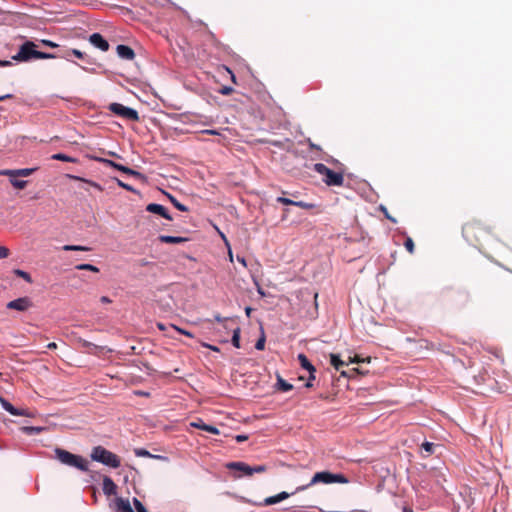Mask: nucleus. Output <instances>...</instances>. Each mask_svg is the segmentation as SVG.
I'll list each match as a JSON object with an SVG mask.
<instances>
[{
    "label": "nucleus",
    "mask_w": 512,
    "mask_h": 512,
    "mask_svg": "<svg viewBox=\"0 0 512 512\" xmlns=\"http://www.w3.org/2000/svg\"><path fill=\"white\" fill-rule=\"evenodd\" d=\"M434 448H435V445L431 442H424L422 444V449L427 453V454H432L434 452Z\"/></svg>",
    "instance_id": "36"
},
{
    "label": "nucleus",
    "mask_w": 512,
    "mask_h": 512,
    "mask_svg": "<svg viewBox=\"0 0 512 512\" xmlns=\"http://www.w3.org/2000/svg\"><path fill=\"white\" fill-rule=\"evenodd\" d=\"M265 347V335L262 331L261 337L256 341L255 348L257 350H263Z\"/></svg>",
    "instance_id": "37"
},
{
    "label": "nucleus",
    "mask_w": 512,
    "mask_h": 512,
    "mask_svg": "<svg viewBox=\"0 0 512 512\" xmlns=\"http://www.w3.org/2000/svg\"><path fill=\"white\" fill-rule=\"evenodd\" d=\"M310 147L314 148V149H318V150L320 149V147L318 145H315L313 143L310 144Z\"/></svg>",
    "instance_id": "62"
},
{
    "label": "nucleus",
    "mask_w": 512,
    "mask_h": 512,
    "mask_svg": "<svg viewBox=\"0 0 512 512\" xmlns=\"http://www.w3.org/2000/svg\"><path fill=\"white\" fill-rule=\"evenodd\" d=\"M91 459L111 468H118L121 464L119 457L102 446L92 449Z\"/></svg>",
    "instance_id": "3"
},
{
    "label": "nucleus",
    "mask_w": 512,
    "mask_h": 512,
    "mask_svg": "<svg viewBox=\"0 0 512 512\" xmlns=\"http://www.w3.org/2000/svg\"><path fill=\"white\" fill-rule=\"evenodd\" d=\"M298 360H299L301 367L309 372L310 380H314L316 369L312 365V363L309 361V359L304 354H299Z\"/></svg>",
    "instance_id": "13"
},
{
    "label": "nucleus",
    "mask_w": 512,
    "mask_h": 512,
    "mask_svg": "<svg viewBox=\"0 0 512 512\" xmlns=\"http://www.w3.org/2000/svg\"><path fill=\"white\" fill-rule=\"evenodd\" d=\"M275 387L283 392H288L293 389V385L285 381L280 375H277Z\"/></svg>",
    "instance_id": "21"
},
{
    "label": "nucleus",
    "mask_w": 512,
    "mask_h": 512,
    "mask_svg": "<svg viewBox=\"0 0 512 512\" xmlns=\"http://www.w3.org/2000/svg\"><path fill=\"white\" fill-rule=\"evenodd\" d=\"M52 159L64 161V162H71V163L75 162L74 158H72L66 154H62V153H57V154L52 155Z\"/></svg>",
    "instance_id": "29"
},
{
    "label": "nucleus",
    "mask_w": 512,
    "mask_h": 512,
    "mask_svg": "<svg viewBox=\"0 0 512 512\" xmlns=\"http://www.w3.org/2000/svg\"><path fill=\"white\" fill-rule=\"evenodd\" d=\"M116 51L118 56L125 60H132L135 57L133 49L123 44L118 45Z\"/></svg>",
    "instance_id": "16"
},
{
    "label": "nucleus",
    "mask_w": 512,
    "mask_h": 512,
    "mask_svg": "<svg viewBox=\"0 0 512 512\" xmlns=\"http://www.w3.org/2000/svg\"><path fill=\"white\" fill-rule=\"evenodd\" d=\"M102 489L105 495L111 496L117 493V486L109 477L103 479Z\"/></svg>",
    "instance_id": "17"
},
{
    "label": "nucleus",
    "mask_w": 512,
    "mask_h": 512,
    "mask_svg": "<svg viewBox=\"0 0 512 512\" xmlns=\"http://www.w3.org/2000/svg\"><path fill=\"white\" fill-rule=\"evenodd\" d=\"M237 261L240 262L243 266H246V260L242 256H237Z\"/></svg>",
    "instance_id": "53"
},
{
    "label": "nucleus",
    "mask_w": 512,
    "mask_h": 512,
    "mask_svg": "<svg viewBox=\"0 0 512 512\" xmlns=\"http://www.w3.org/2000/svg\"><path fill=\"white\" fill-rule=\"evenodd\" d=\"M459 497L463 499L465 507L469 509L473 502L470 496V492L467 489H464V491L459 493Z\"/></svg>",
    "instance_id": "23"
},
{
    "label": "nucleus",
    "mask_w": 512,
    "mask_h": 512,
    "mask_svg": "<svg viewBox=\"0 0 512 512\" xmlns=\"http://www.w3.org/2000/svg\"><path fill=\"white\" fill-rule=\"evenodd\" d=\"M191 426L195 427V428H198V429H201V430H204V431H207V432L212 433V434H219V429L217 427L212 426V425H208V424L204 423L202 420H198L196 422H192Z\"/></svg>",
    "instance_id": "18"
},
{
    "label": "nucleus",
    "mask_w": 512,
    "mask_h": 512,
    "mask_svg": "<svg viewBox=\"0 0 512 512\" xmlns=\"http://www.w3.org/2000/svg\"><path fill=\"white\" fill-rule=\"evenodd\" d=\"M173 328L175 330H177L179 333L183 334V335H186L188 337H193V334L191 332L187 331V330L181 329V328H179V327H177L175 325H173Z\"/></svg>",
    "instance_id": "47"
},
{
    "label": "nucleus",
    "mask_w": 512,
    "mask_h": 512,
    "mask_svg": "<svg viewBox=\"0 0 512 512\" xmlns=\"http://www.w3.org/2000/svg\"><path fill=\"white\" fill-rule=\"evenodd\" d=\"M256 285H257V292L262 296L264 297L265 296V292L263 291V289L258 285L257 282H255Z\"/></svg>",
    "instance_id": "54"
},
{
    "label": "nucleus",
    "mask_w": 512,
    "mask_h": 512,
    "mask_svg": "<svg viewBox=\"0 0 512 512\" xmlns=\"http://www.w3.org/2000/svg\"><path fill=\"white\" fill-rule=\"evenodd\" d=\"M110 111L113 113L126 118L128 120L137 121L139 119L138 112L130 107L124 106L120 103H112L109 106Z\"/></svg>",
    "instance_id": "7"
},
{
    "label": "nucleus",
    "mask_w": 512,
    "mask_h": 512,
    "mask_svg": "<svg viewBox=\"0 0 512 512\" xmlns=\"http://www.w3.org/2000/svg\"><path fill=\"white\" fill-rule=\"evenodd\" d=\"M404 246L408 250L409 253L412 254L414 252V242H413L412 238L407 237L405 240Z\"/></svg>",
    "instance_id": "39"
},
{
    "label": "nucleus",
    "mask_w": 512,
    "mask_h": 512,
    "mask_svg": "<svg viewBox=\"0 0 512 512\" xmlns=\"http://www.w3.org/2000/svg\"><path fill=\"white\" fill-rule=\"evenodd\" d=\"M12 59L11 60H0V67H7L12 65Z\"/></svg>",
    "instance_id": "49"
},
{
    "label": "nucleus",
    "mask_w": 512,
    "mask_h": 512,
    "mask_svg": "<svg viewBox=\"0 0 512 512\" xmlns=\"http://www.w3.org/2000/svg\"><path fill=\"white\" fill-rule=\"evenodd\" d=\"M354 362H358V359L349 357L348 361H345V360H342L339 357V355H337V354L330 355V363L338 371H340L341 367L348 365V363H354Z\"/></svg>",
    "instance_id": "12"
},
{
    "label": "nucleus",
    "mask_w": 512,
    "mask_h": 512,
    "mask_svg": "<svg viewBox=\"0 0 512 512\" xmlns=\"http://www.w3.org/2000/svg\"><path fill=\"white\" fill-rule=\"evenodd\" d=\"M135 455L138 457H149V458H155V459H163L164 457L161 455H153L148 450L139 448L135 450Z\"/></svg>",
    "instance_id": "22"
},
{
    "label": "nucleus",
    "mask_w": 512,
    "mask_h": 512,
    "mask_svg": "<svg viewBox=\"0 0 512 512\" xmlns=\"http://www.w3.org/2000/svg\"><path fill=\"white\" fill-rule=\"evenodd\" d=\"M56 459L63 465L74 467L80 471L87 472L89 470L88 461L79 455H75L61 448L54 450Z\"/></svg>",
    "instance_id": "2"
},
{
    "label": "nucleus",
    "mask_w": 512,
    "mask_h": 512,
    "mask_svg": "<svg viewBox=\"0 0 512 512\" xmlns=\"http://www.w3.org/2000/svg\"><path fill=\"white\" fill-rule=\"evenodd\" d=\"M348 479L341 473H332L330 471H321L314 474L310 482L306 485L299 486L296 488L295 492H300L308 487L315 485V484H333V483H340V484H346L348 483Z\"/></svg>",
    "instance_id": "1"
},
{
    "label": "nucleus",
    "mask_w": 512,
    "mask_h": 512,
    "mask_svg": "<svg viewBox=\"0 0 512 512\" xmlns=\"http://www.w3.org/2000/svg\"><path fill=\"white\" fill-rule=\"evenodd\" d=\"M100 301H101L102 303H110V302H111V300H110L107 296H102V297L100 298Z\"/></svg>",
    "instance_id": "55"
},
{
    "label": "nucleus",
    "mask_w": 512,
    "mask_h": 512,
    "mask_svg": "<svg viewBox=\"0 0 512 512\" xmlns=\"http://www.w3.org/2000/svg\"><path fill=\"white\" fill-rule=\"evenodd\" d=\"M63 250H65V251H88L90 249L86 246H81V245H64Z\"/></svg>",
    "instance_id": "30"
},
{
    "label": "nucleus",
    "mask_w": 512,
    "mask_h": 512,
    "mask_svg": "<svg viewBox=\"0 0 512 512\" xmlns=\"http://www.w3.org/2000/svg\"><path fill=\"white\" fill-rule=\"evenodd\" d=\"M30 306L31 301L27 297H21L7 303L8 309H13L17 311H26Z\"/></svg>",
    "instance_id": "9"
},
{
    "label": "nucleus",
    "mask_w": 512,
    "mask_h": 512,
    "mask_svg": "<svg viewBox=\"0 0 512 512\" xmlns=\"http://www.w3.org/2000/svg\"><path fill=\"white\" fill-rule=\"evenodd\" d=\"M43 427H37V426H24L21 428V431L28 435H35L39 434L43 431Z\"/></svg>",
    "instance_id": "24"
},
{
    "label": "nucleus",
    "mask_w": 512,
    "mask_h": 512,
    "mask_svg": "<svg viewBox=\"0 0 512 512\" xmlns=\"http://www.w3.org/2000/svg\"><path fill=\"white\" fill-rule=\"evenodd\" d=\"M214 318H215V320L217 322H221L222 321V317L220 315H215Z\"/></svg>",
    "instance_id": "61"
},
{
    "label": "nucleus",
    "mask_w": 512,
    "mask_h": 512,
    "mask_svg": "<svg viewBox=\"0 0 512 512\" xmlns=\"http://www.w3.org/2000/svg\"><path fill=\"white\" fill-rule=\"evenodd\" d=\"M99 161H100V162H102V163H104L105 165L110 166V167H113V168H115V169H117V168H118V165H119L118 163H116V162H114V161H112V160H109V159H103V158H101V159H99Z\"/></svg>",
    "instance_id": "41"
},
{
    "label": "nucleus",
    "mask_w": 512,
    "mask_h": 512,
    "mask_svg": "<svg viewBox=\"0 0 512 512\" xmlns=\"http://www.w3.org/2000/svg\"><path fill=\"white\" fill-rule=\"evenodd\" d=\"M167 196L175 208H177L178 210L183 211V212L188 210L187 206L180 203L174 196H172L171 194H167Z\"/></svg>",
    "instance_id": "25"
},
{
    "label": "nucleus",
    "mask_w": 512,
    "mask_h": 512,
    "mask_svg": "<svg viewBox=\"0 0 512 512\" xmlns=\"http://www.w3.org/2000/svg\"><path fill=\"white\" fill-rule=\"evenodd\" d=\"M159 240L163 243L181 244V243L186 242L187 238L178 237V236L161 235V236H159Z\"/></svg>",
    "instance_id": "19"
},
{
    "label": "nucleus",
    "mask_w": 512,
    "mask_h": 512,
    "mask_svg": "<svg viewBox=\"0 0 512 512\" xmlns=\"http://www.w3.org/2000/svg\"><path fill=\"white\" fill-rule=\"evenodd\" d=\"M14 273H15L17 276H19V277L23 278L26 282H28V283H31V282H32V278H31V276H30L27 272H25V271H23V270H20V269H16V270L14 271Z\"/></svg>",
    "instance_id": "34"
},
{
    "label": "nucleus",
    "mask_w": 512,
    "mask_h": 512,
    "mask_svg": "<svg viewBox=\"0 0 512 512\" xmlns=\"http://www.w3.org/2000/svg\"><path fill=\"white\" fill-rule=\"evenodd\" d=\"M379 209H380V211H382V212H383L384 216H385L388 220H390V221H391V222H393V223H396V222H397V220H396L393 216H391V215L389 214V212H388L387 208H386L384 205H380Z\"/></svg>",
    "instance_id": "40"
},
{
    "label": "nucleus",
    "mask_w": 512,
    "mask_h": 512,
    "mask_svg": "<svg viewBox=\"0 0 512 512\" xmlns=\"http://www.w3.org/2000/svg\"><path fill=\"white\" fill-rule=\"evenodd\" d=\"M232 91H233V88H232V87H230V86H224V87H222V88H221L220 93H221L222 95H229V94H231V93H232Z\"/></svg>",
    "instance_id": "46"
},
{
    "label": "nucleus",
    "mask_w": 512,
    "mask_h": 512,
    "mask_svg": "<svg viewBox=\"0 0 512 512\" xmlns=\"http://www.w3.org/2000/svg\"><path fill=\"white\" fill-rule=\"evenodd\" d=\"M9 255V250L5 246L0 245V259L7 258Z\"/></svg>",
    "instance_id": "44"
},
{
    "label": "nucleus",
    "mask_w": 512,
    "mask_h": 512,
    "mask_svg": "<svg viewBox=\"0 0 512 512\" xmlns=\"http://www.w3.org/2000/svg\"><path fill=\"white\" fill-rule=\"evenodd\" d=\"M57 56L58 58L65 59L66 61L75 63L71 58L72 53H70V49L57 52Z\"/></svg>",
    "instance_id": "31"
},
{
    "label": "nucleus",
    "mask_w": 512,
    "mask_h": 512,
    "mask_svg": "<svg viewBox=\"0 0 512 512\" xmlns=\"http://www.w3.org/2000/svg\"><path fill=\"white\" fill-rule=\"evenodd\" d=\"M42 43L47 45V46H50V47H57L58 45L52 41H49V40H42Z\"/></svg>",
    "instance_id": "51"
},
{
    "label": "nucleus",
    "mask_w": 512,
    "mask_h": 512,
    "mask_svg": "<svg viewBox=\"0 0 512 512\" xmlns=\"http://www.w3.org/2000/svg\"><path fill=\"white\" fill-rule=\"evenodd\" d=\"M251 311H252L251 307H246L245 308V313H246L247 316H250Z\"/></svg>",
    "instance_id": "60"
},
{
    "label": "nucleus",
    "mask_w": 512,
    "mask_h": 512,
    "mask_svg": "<svg viewBox=\"0 0 512 512\" xmlns=\"http://www.w3.org/2000/svg\"><path fill=\"white\" fill-rule=\"evenodd\" d=\"M313 380H310V377L308 378V381L306 382L305 384V387L307 388H311L313 386V383H312Z\"/></svg>",
    "instance_id": "57"
},
{
    "label": "nucleus",
    "mask_w": 512,
    "mask_h": 512,
    "mask_svg": "<svg viewBox=\"0 0 512 512\" xmlns=\"http://www.w3.org/2000/svg\"><path fill=\"white\" fill-rule=\"evenodd\" d=\"M277 202L282 203L284 205H293L294 204V200H291L286 197H278Z\"/></svg>",
    "instance_id": "42"
},
{
    "label": "nucleus",
    "mask_w": 512,
    "mask_h": 512,
    "mask_svg": "<svg viewBox=\"0 0 512 512\" xmlns=\"http://www.w3.org/2000/svg\"><path fill=\"white\" fill-rule=\"evenodd\" d=\"M203 132L206 134H209V135H218L219 134L216 130H212V129H207V130H204Z\"/></svg>",
    "instance_id": "52"
},
{
    "label": "nucleus",
    "mask_w": 512,
    "mask_h": 512,
    "mask_svg": "<svg viewBox=\"0 0 512 512\" xmlns=\"http://www.w3.org/2000/svg\"><path fill=\"white\" fill-rule=\"evenodd\" d=\"M232 345L235 347V348H240V328L237 327L236 329L233 330V335H232Z\"/></svg>",
    "instance_id": "27"
},
{
    "label": "nucleus",
    "mask_w": 512,
    "mask_h": 512,
    "mask_svg": "<svg viewBox=\"0 0 512 512\" xmlns=\"http://www.w3.org/2000/svg\"><path fill=\"white\" fill-rule=\"evenodd\" d=\"M0 404H1V407L5 411H7L8 413H10L13 416H25V417H33L34 416V414L29 410L18 409L16 407H14L8 400H6L3 397H0Z\"/></svg>",
    "instance_id": "8"
},
{
    "label": "nucleus",
    "mask_w": 512,
    "mask_h": 512,
    "mask_svg": "<svg viewBox=\"0 0 512 512\" xmlns=\"http://www.w3.org/2000/svg\"><path fill=\"white\" fill-rule=\"evenodd\" d=\"M117 184H118L120 187H122V188H124L125 190H127V191L135 192V189H134L132 186H130L129 184H126V183L122 182V181H121V180H119V179H117Z\"/></svg>",
    "instance_id": "43"
},
{
    "label": "nucleus",
    "mask_w": 512,
    "mask_h": 512,
    "mask_svg": "<svg viewBox=\"0 0 512 512\" xmlns=\"http://www.w3.org/2000/svg\"><path fill=\"white\" fill-rule=\"evenodd\" d=\"M90 42L101 51H107L109 49L108 42L101 36V34H91Z\"/></svg>",
    "instance_id": "15"
},
{
    "label": "nucleus",
    "mask_w": 512,
    "mask_h": 512,
    "mask_svg": "<svg viewBox=\"0 0 512 512\" xmlns=\"http://www.w3.org/2000/svg\"><path fill=\"white\" fill-rule=\"evenodd\" d=\"M294 493H296V492L294 491L293 494ZM291 495H292V493H291ZM289 496H290V493H288V492H285V491L280 492L277 495L269 496V497L265 498L263 500V505L271 506V505L277 504V503L287 499Z\"/></svg>",
    "instance_id": "14"
},
{
    "label": "nucleus",
    "mask_w": 512,
    "mask_h": 512,
    "mask_svg": "<svg viewBox=\"0 0 512 512\" xmlns=\"http://www.w3.org/2000/svg\"><path fill=\"white\" fill-rule=\"evenodd\" d=\"M314 171L318 174L325 176L324 182L328 186H342L344 177L342 173L334 172L322 163L314 164Z\"/></svg>",
    "instance_id": "5"
},
{
    "label": "nucleus",
    "mask_w": 512,
    "mask_h": 512,
    "mask_svg": "<svg viewBox=\"0 0 512 512\" xmlns=\"http://www.w3.org/2000/svg\"><path fill=\"white\" fill-rule=\"evenodd\" d=\"M58 58L57 53H47L38 51L37 59H55Z\"/></svg>",
    "instance_id": "33"
},
{
    "label": "nucleus",
    "mask_w": 512,
    "mask_h": 512,
    "mask_svg": "<svg viewBox=\"0 0 512 512\" xmlns=\"http://www.w3.org/2000/svg\"><path fill=\"white\" fill-rule=\"evenodd\" d=\"M37 54L36 45L31 41H26L20 46L19 51L12 56V60L16 62H30L37 59Z\"/></svg>",
    "instance_id": "6"
},
{
    "label": "nucleus",
    "mask_w": 512,
    "mask_h": 512,
    "mask_svg": "<svg viewBox=\"0 0 512 512\" xmlns=\"http://www.w3.org/2000/svg\"><path fill=\"white\" fill-rule=\"evenodd\" d=\"M235 439H236L237 442H243V441H246L248 439V436L244 435V434H240V435H237L235 437Z\"/></svg>",
    "instance_id": "48"
},
{
    "label": "nucleus",
    "mask_w": 512,
    "mask_h": 512,
    "mask_svg": "<svg viewBox=\"0 0 512 512\" xmlns=\"http://www.w3.org/2000/svg\"><path fill=\"white\" fill-rule=\"evenodd\" d=\"M116 509L118 512H134L130 505L129 500H125L122 498L117 499Z\"/></svg>",
    "instance_id": "20"
},
{
    "label": "nucleus",
    "mask_w": 512,
    "mask_h": 512,
    "mask_svg": "<svg viewBox=\"0 0 512 512\" xmlns=\"http://www.w3.org/2000/svg\"><path fill=\"white\" fill-rule=\"evenodd\" d=\"M47 347H48L49 349H54V348H56V343L51 342V343H49V344L47 345Z\"/></svg>",
    "instance_id": "59"
},
{
    "label": "nucleus",
    "mask_w": 512,
    "mask_h": 512,
    "mask_svg": "<svg viewBox=\"0 0 512 512\" xmlns=\"http://www.w3.org/2000/svg\"><path fill=\"white\" fill-rule=\"evenodd\" d=\"M403 512H412V511L405 507V508L403 509Z\"/></svg>",
    "instance_id": "64"
},
{
    "label": "nucleus",
    "mask_w": 512,
    "mask_h": 512,
    "mask_svg": "<svg viewBox=\"0 0 512 512\" xmlns=\"http://www.w3.org/2000/svg\"><path fill=\"white\" fill-rule=\"evenodd\" d=\"M117 170H119V171H121V172H123L125 174L133 175V176H136V177H141L142 176L141 173H139V172H137V171H135V170H133V169H131L129 167L121 165V164L118 165Z\"/></svg>",
    "instance_id": "26"
},
{
    "label": "nucleus",
    "mask_w": 512,
    "mask_h": 512,
    "mask_svg": "<svg viewBox=\"0 0 512 512\" xmlns=\"http://www.w3.org/2000/svg\"><path fill=\"white\" fill-rule=\"evenodd\" d=\"M157 326L160 330H164V325L162 323H158Z\"/></svg>",
    "instance_id": "63"
},
{
    "label": "nucleus",
    "mask_w": 512,
    "mask_h": 512,
    "mask_svg": "<svg viewBox=\"0 0 512 512\" xmlns=\"http://www.w3.org/2000/svg\"><path fill=\"white\" fill-rule=\"evenodd\" d=\"M36 168H22V169H6L1 172L5 176L9 177H28L30 176Z\"/></svg>",
    "instance_id": "10"
},
{
    "label": "nucleus",
    "mask_w": 512,
    "mask_h": 512,
    "mask_svg": "<svg viewBox=\"0 0 512 512\" xmlns=\"http://www.w3.org/2000/svg\"><path fill=\"white\" fill-rule=\"evenodd\" d=\"M294 206H298V207H301V208H305V209H308V208H311L312 205L311 204H308L306 202H303V201H294Z\"/></svg>",
    "instance_id": "45"
},
{
    "label": "nucleus",
    "mask_w": 512,
    "mask_h": 512,
    "mask_svg": "<svg viewBox=\"0 0 512 512\" xmlns=\"http://www.w3.org/2000/svg\"><path fill=\"white\" fill-rule=\"evenodd\" d=\"M226 468L238 472V474H235V478H241L243 476L250 477L254 473H262L266 471L265 465H256V466H250L246 464L245 462H228L226 464Z\"/></svg>",
    "instance_id": "4"
},
{
    "label": "nucleus",
    "mask_w": 512,
    "mask_h": 512,
    "mask_svg": "<svg viewBox=\"0 0 512 512\" xmlns=\"http://www.w3.org/2000/svg\"><path fill=\"white\" fill-rule=\"evenodd\" d=\"M146 210L148 212L158 214L167 220H172L171 215L167 212L165 207L161 204L150 203L147 205Z\"/></svg>",
    "instance_id": "11"
},
{
    "label": "nucleus",
    "mask_w": 512,
    "mask_h": 512,
    "mask_svg": "<svg viewBox=\"0 0 512 512\" xmlns=\"http://www.w3.org/2000/svg\"><path fill=\"white\" fill-rule=\"evenodd\" d=\"M205 346L208 347L209 349L213 350V351H219L218 347H216V346L209 345V344H207Z\"/></svg>",
    "instance_id": "58"
},
{
    "label": "nucleus",
    "mask_w": 512,
    "mask_h": 512,
    "mask_svg": "<svg viewBox=\"0 0 512 512\" xmlns=\"http://www.w3.org/2000/svg\"><path fill=\"white\" fill-rule=\"evenodd\" d=\"M70 53L72 56H75L78 59H85L88 63H90V59L85 57V54L78 49H70Z\"/></svg>",
    "instance_id": "35"
},
{
    "label": "nucleus",
    "mask_w": 512,
    "mask_h": 512,
    "mask_svg": "<svg viewBox=\"0 0 512 512\" xmlns=\"http://www.w3.org/2000/svg\"><path fill=\"white\" fill-rule=\"evenodd\" d=\"M133 503L137 512H148L145 506L137 498L133 499Z\"/></svg>",
    "instance_id": "38"
},
{
    "label": "nucleus",
    "mask_w": 512,
    "mask_h": 512,
    "mask_svg": "<svg viewBox=\"0 0 512 512\" xmlns=\"http://www.w3.org/2000/svg\"><path fill=\"white\" fill-rule=\"evenodd\" d=\"M11 97H12V95H11V94L1 95V96H0V101H3V100H5V99L11 98Z\"/></svg>",
    "instance_id": "56"
},
{
    "label": "nucleus",
    "mask_w": 512,
    "mask_h": 512,
    "mask_svg": "<svg viewBox=\"0 0 512 512\" xmlns=\"http://www.w3.org/2000/svg\"><path fill=\"white\" fill-rule=\"evenodd\" d=\"M76 269L78 270H89V271H92V272H99V269L92 265V264H79L76 266Z\"/></svg>",
    "instance_id": "32"
},
{
    "label": "nucleus",
    "mask_w": 512,
    "mask_h": 512,
    "mask_svg": "<svg viewBox=\"0 0 512 512\" xmlns=\"http://www.w3.org/2000/svg\"><path fill=\"white\" fill-rule=\"evenodd\" d=\"M17 177H10V182L13 187L17 189H24L27 185V181L25 180H18Z\"/></svg>",
    "instance_id": "28"
},
{
    "label": "nucleus",
    "mask_w": 512,
    "mask_h": 512,
    "mask_svg": "<svg viewBox=\"0 0 512 512\" xmlns=\"http://www.w3.org/2000/svg\"><path fill=\"white\" fill-rule=\"evenodd\" d=\"M12 59L11 60H0V67H7L12 65Z\"/></svg>",
    "instance_id": "50"
}]
</instances>
